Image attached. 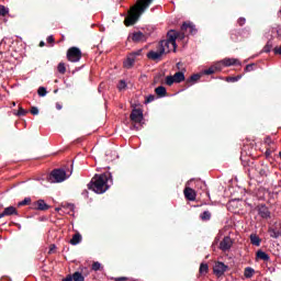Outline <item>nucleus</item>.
<instances>
[{"mask_svg":"<svg viewBox=\"0 0 281 281\" xmlns=\"http://www.w3.org/2000/svg\"><path fill=\"white\" fill-rule=\"evenodd\" d=\"M209 271H210V266H207V263L200 265V269H199L200 276H207Z\"/></svg>","mask_w":281,"mask_h":281,"instance_id":"nucleus-26","label":"nucleus"},{"mask_svg":"<svg viewBox=\"0 0 281 281\" xmlns=\"http://www.w3.org/2000/svg\"><path fill=\"white\" fill-rule=\"evenodd\" d=\"M0 218H3V215H2V213H0Z\"/></svg>","mask_w":281,"mask_h":281,"instance_id":"nucleus-55","label":"nucleus"},{"mask_svg":"<svg viewBox=\"0 0 281 281\" xmlns=\"http://www.w3.org/2000/svg\"><path fill=\"white\" fill-rule=\"evenodd\" d=\"M254 67H256V64H248V65L245 67V71H254Z\"/></svg>","mask_w":281,"mask_h":281,"instance_id":"nucleus-42","label":"nucleus"},{"mask_svg":"<svg viewBox=\"0 0 281 281\" xmlns=\"http://www.w3.org/2000/svg\"><path fill=\"white\" fill-rule=\"evenodd\" d=\"M243 78V76L238 75L237 77H227L226 78V82H238V80H240Z\"/></svg>","mask_w":281,"mask_h":281,"instance_id":"nucleus-36","label":"nucleus"},{"mask_svg":"<svg viewBox=\"0 0 281 281\" xmlns=\"http://www.w3.org/2000/svg\"><path fill=\"white\" fill-rule=\"evenodd\" d=\"M147 103L155 102V94H149L146 99Z\"/></svg>","mask_w":281,"mask_h":281,"instance_id":"nucleus-44","label":"nucleus"},{"mask_svg":"<svg viewBox=\"0 0 281 281\" xmlns=\"http://www.w3.org/2000/svg\"><path fill=\"white\" fill-rule=\"evenodd\" d=\"M8 9L4 5L0 4V16H5L8 14Z\"/></svg>","mask_w":281,"mask_h":281,"instance_id":"nucleus-40","label":"nucleus"},{"mask_svg":"<svg viewBox=\"0 0 281 281\" xmlns=\"http://www.w3.org/2000/svg\"><path fill=\"white\" fill-rule=\"evenodd\" d=\"M31 210L47 212V210H49V205L45 203V200H37L35 202H32Z\"/></svg>","mask_w":281,"mask_h":281,"instance_id":"nucleus-10","label":"nucleus"},{"mask_svg":"<svg viewBox=\"0 0 281 281\" xmlns=\"http://www.w3.org/2000/svg\"><path fill=\"white\" fill-rule=\"evenodd\" d=\"M183 192H184V196L188 201L196 200V192L192 188H186Z\"/></svg>","mask_w":281,"mask_h":281,"instance_id":"nucleus-17","label":"nucleus"},{"mask_svg":"<svg viewBox=\"0 0 281 281\" xmlns=\"http://www.w3.org/2000/svg\"><path fill=\"white\" fill-rule=\"evenodd\" d=\"M67 179V172L64 169H54L48 176L49 183H63Z\"/></svg>","mask_w":281,"mask_h":281,"instance_id":"nucleus-4","label":"nucleus"},{"mask_svg":"<svg viewBox=\"0 0 281 281\" xmlns=\"http://www.w3.org/2000/svg\"><path fill=\"white\" fill-rule=\"evenodd\" d=\"M269 234L271 238H280V232L276 231V228H269Z\"/></svg>","mask_w":281,"mask_h":281,"instance_id":"nucleus-33","label":"nucleus"},{"mask_svg":"<svg viewBox=\"0 0 281 281\" xmlns=\"http://www.w3.org/2000/svg\"><path fill=\"white\" fill-rule=\"evenodd\" d=\"M265 144H267L268 146H271L273 144V140H271V137L267 136L265 138Z\"/></svg>","mask_w":281,"mask_h":281,"instance_id":"nucleus-46","label":"nucleus"},{"mask_svg":"<svg viewBox=\"0 0 281 281\" xmlns=\"http://www.w3.org/2000/svg\"><path fill=\"white\" fill-rule=\"evenodd\" d=\"M160 49H165V52L169 53L170 47L172 48V42H170V37H167V40H164L159 44Z\"/></svg>","mask_w":281,"mask_h":281,"instance_id":"nucleus-19","label":"nucleus"},{"mask_svg":"<svg viewBox=\"0 0 281 281\" xmlns=\"http://www.w3.org/2000/svg\"><path fill=\"white\" fill-rule=\"evenodd\" d=\"M66 56L69 63H80V59L82 58V50L76 46H72L68 48Z\"/></svg>","mask_w":281,"mask_h":281,"instance_id":"nucleus-5","label":"nucleus"},{"mask_svg":"<svg viewBox=\"0 0 281 281\" xmlns=\"http://www.w3.org/2000/svg\"><path fill=\"white\" fill-rule=\"evenodd\" d=\"M31 114H32V115H38V108L32 106V108H31Z\"/></svg>","mask_w":281,"mask_h":281,"instance_id":"nucleus-45","label":"nucleus"},{"mask_svg":"<svg viewBox=\"0 0 281 281\" xmlns=\"http://www.w3.org/2000/svg\"><path fill=\"white\" fill-rule=\"evenodd\" d=\"M201 221H210L212 218V213L210 211H204L200 214Z\"/></svg>","mask_w":281,"mask_h":281,"instance_id":"nucleus-30","label":"nucleus"},{"mask_svg":"<svg viewBox=\"0 0 281 281\" xmlns=\"http://www.w3.org/2000/svg\"><path fill=\"white\" fill-rule=\"evenodd\" d=\"M155 93L158 98H166V95H168V90H166V87L159 86L155 89Z\"/></svg>","mask_w":281,"mask_h":281,"instance_id":"nucleus-22","label":"nucleus"},{"mask_svg":"<svg viewBox=\"0 0 281 281\" xmlns=\"http://www.w3.org/2000/svg\"><path fill=\"white\" fill-rule=\"evenodd\" d=\"M164 54H166V48H159V52L150 50L147 54V58H149V60H159Z\"/></svg>","mask_w":281,"mask_h":281,"instance_id":"nucleus-13","label":"nucleus"},{"mask_svg":"<svg viewBox=\"0 0 281 281\" xmlns=\"http://www.w3.org/2000/svg\"><path fill=\"white\" fill-rule=\"evenodd\" d=\"M201 80V74H194L191 78L187 79L186 85L187 87H192V85L199 82Z\"/></svg>","mask_w":281,"mask_h":281,"instance_id":"nucleus-20","label":"nucleus"},{"mask_svg":"<svg viewBox=\"0 0 281 281\" xmlns=\"http://www.w3.org/2000/svg\"><path fill=\"white\" fill-rule=\"evenodd\" d=\"M114 281H128V278L126 277H119V278H114Z\"/></svg>","mask_w":281,"mask_h":281,"instance_id":"nucleus-47","label":"nucleus"},{"mask_svg":"<svg viewBox=\"0 0 281 281\" xmlns=\"http://www.w3.org/2000/svg\"><path fill=\"white\" fill-rule=\"evenodd\" d=\"M257 172L261 177H269V173L271 171L269 170V166L268 165L261 164L260 167L257 168Z\"/></svg>","mask_w":281,"mask_h":281,"instance_id":"nucleus-18","label":"nucleus"},{"mask_svg":"<svg viewBox=\"0 0 281 281\" xmlns=\"http://www.w3.org/2000/svg\"><path fill=\"white\" fill-rule=\"evenodd\" d=\"M57 71L61 75H65L67 72V67L65 66V63H59L58 64Z\"/></svg>","mask_w":281,"mask_h":281,"instance_id":"nucleus-32","label":"nucleus"},{"mask_svg":"<svg viewBox=\"0 0 281 281\" xmlns=\"http://www.w3.org/2000/svg\"><path fill=\"white\" fill-rule=\"evenodd\" d=\"M233 245H234V240H232V237L225 236L223 240L220 243V249L222 251H229Z\"/></svg>","mask_w":281,"mask_h":281,"instance_id":"nucleus-12","label":"nucleus"},{"mask_svg":"<svg viewBox=\"0 0 281 281\" xmlns=\"http://www.w3.org/2000/svg\"><path fill=\"white\" fill-rule=\"evenodd\" d=\"M2 214V218L4 216H19V211H16V207L14 206H8L3 210V212L1 213Z\"/></svg>","mask_w":281,"mask_h":281,"instance_id":"nucleus-15","label":"nucleus"},{"mask_svg":"<svg viewBox=\"0 0 281 281\" xmlns=\"http://www.w3.org/2000/svg\"><path fill=\"white\" fill-rule=\"evenodd\" d=\"M250 243L251 245H255L256 247H260V243H262V239L258 237V235H250Z\"/></svg>","mask_w":281,"mask_h":281,"instance_id":"nucleus-28","label":"nucleus"},{"mask_svg":"<svg viewBox=\"0 0 281 281\" xmlns=\"http://www.w3.org/2000/svg\"><path fill=\"white\" fill-rule=\"evenodd\" d=\"M63 281H74V276L68 274Z\"/></svg>","mask_w":281,"mask_h":281,"instance_id":"nucleus-49","label":"nucleus"},{"mask_svg":"<svg viewBox=\"0 0 281 281\" xmlns=\"http://www.w3.org/2000/svg\"><path fill=\"white\" fill-rule=\"evenodd\" d=\"M100 269H102V263L99 261H94L92 263V271H100Z\"/></svg>","mask_w":281,"mask_h":281,"instance_id":"nucleus-37","label":"nucleus"},{"mask_svg":"<svg viewBox=\"0 0 281 281\" xmlns=\"http://www.w3.org/2000/svg\"><path fill=\"white\" fill-rule=\"evenodd\" d=\"M54 249H56V245L52 244V245L49 246L48 254H54Z\"/></svg>","mask_w":281,"mask_h":281,"instance_id":"nucleus-48","label":"nucleus"},{"mask_svg":"<svg viewBox=\"0 0 281 281\" xmlns=\"http://www.w3.org/2000/svg\"><path fill=\"white\" fill-rule=\"evenodd\" d=\"M127 38L128 41H133V43H146L148 41V36L142 33V31L130 34Z\"/></svg>","mask_w":281,"mask_h":281,"instance_id":"nucleus-8","label":"nucleus"},{"mask_svg":"<svg viewBox=\"0 0 281 281\" xmlns=\"http://www.w3.org/2000/svg\"><path fill=\"white\" fill-rule=\"evenodd\" d=\"M256 273V270L251 267H246L244 270V276L245 278L249 279V278H254V274Z\"/></svg>","mask_w":281,"mask_h":281,"instance_id":"nucleus-27","label":"nucleus"},{"mask_svg":"<svg viewBox=\"0 0 281 281\" xmlns=\"http://www.w3.org/2000/svg\"><path fill=\"white\" fill-rule=\"evenodd\" d=\"M68 210H74V204H68Z\"/></svg>","mask_w":281,"mask_h":281,"instance_id":"nucleus-54","label":"nucleus"},{"mask_svg":"<svg viewBox=\"0 0 281 281\" xmlns=\"http://www.w3.org/2000/svg\"><path fill=\"white\" fill-rule=\"evenodd\" d=\"M25 205H32V198H25L18 203V207H23Z\"/></svg>","mask_w":281,"mask_h":281,"instance_id":"nucleus-29","label":"nucleus"},{"mask_svg":"<svg viewBox=\"0 0 281 281\" xmlns=\"http://www.w3.org/2000/svg\"><path fill=\"white\" fill-rule=\"evenodd\" d=\"M272 48H273V45L271 44V42H268L267 45L263 47V52L266 54H269V52H271Z\"/></svg>","mask_w":281,"mask_h":281,"instance_id":"nucleus-39","label":"nucleus"},{"mask_svg":"<svg viewBox=\"0 0 281 281\" xmlns=\"http://www.w3.org/2000/svg\"><path fill=\"white\" fill-rule=\"evenodd\" d=\"M37 93L41 98H45V95H47V89H45V87H40Z\"/></svg>","mask_w":281,"mask_h":281,"instance_id":"nucleus-34","label":"nucleus"},{"mask_svg":"<svg viewBox=\"0 0 281 281\" xmlns=\"http://www.w3.org/2000/svg\"><path fill=\"white\" fill-rule=\"evenodd\" d=\"M243 32V30H232L231 31V41H233V43H238V38H240V33Z\"/></svg>","mask_w":281,"mask_h":281,"instance_id":"nucleus-23","label":"nucleus"},{"mask_svg":"<svg viewBox=\"0 0 281 281\" xmlns=\"http://www.w3.org/2000/svg\"><path fill=\"white\" fill-rule=\"evenodd\" d=\"M46 41H47V43H49V44L54 43V42H55L54 35L48 36Z\"/></svg>","mask_w":281,"mask_h":281,"instance_id":"nucleus-50","label":"nucleus"},{"mask_svg":"<svg viewBox=\"0 0 281 281\" xmlns=\"http://www.w3.org/2000/svg\"><path fill=\"white\" fill-rule=\"evenodd\" d=\"M258 215L263 218L265 221H268V218H271V211H269V207L267 204H259L257 206Z\"/></svg>","mask_w":281,"mask_h":281,"instance_id":"nucleus-9","label":"nucleus"},{"mask_svg":"<svg viewBox=\"0 0 281 281\" xmlns=\"http://www.w3.org/2000/svg\"><path fill=\"white\" fill-rule=\"evenodd\" d=\"M56 109L57 111H61L63 110V104H60L59 102L56 103Z\"/></svg>","mask_w":281,"mask_h":281,"instance_id":"nucleus-52","label":"nucleus"},{"mask_svg":"<svg viewBox=\"0 0 281 281\" xmlns=\"http://www.w3.org/2000/svg\"><path fill=\"white\" fill-rule=\"evenodd\" d=\"M237 23H238L239 27H243V25H245V23H247V20L245 18H239L237 20Z\"/></svg>","mask_w":281,"mask_h":281,"instance_id":"nucleus-41","label":"nucleus"},{"mask_svg":"<svg viewBox=\"0 0 281 281\" xmlns=\"http://www.w3.org/2000/svg\"><path fill=\"white\" fill-rule=\"evenodd\" d=\"M213 271L215 273V276H223V273H225V271H227V266L221 261L216 262Z\"/></svg>","mask_w":281,"mask_h":281,"instance_id":"nucleus-14","label":"nucleus"},{"mask_svg":"<svg viewBox=\"0 0 281 281\" xmlns=\"http://www.w3.org/2000/svg\"><path fill=\"white\" fill-rule=\"evenodd\" d=\"M150 3H153V0H138L136 4L131 8L128 15L124 20V25H126V27L135 25L142 14H144L146 8H149Z\"/></svg>","mask_w":281,"mask_h":281,"instance_id":"nucleus-2","label":"nucleus"},{"mask_svg":"<svg viewBox=\"0 0 281 281\" xmlns=\"http://www.w3.org/2000/svg\"><path fill=\"white\" fill-rule=\"evenodd\" d=\"M82 243V235L80 233H76L70 239V245H80Z\"/></svg>","mask_w":281,"mask_h":281,"instance_id":"nucleus-24","label":"nucleus"},{"mask_svg":"<svg viewBox=\"0 0 281 281\" xmlns=\"http://www.w3.org/2000/svg\"><path fill=\"white\" fill-rule=\"evenodd\" d=\"M26 113H27V110H25L23 108H19V111H18L19 116H24Z\"/></svg>","mask_w":281,"mask_h":281,"instance_id":"nucleus-43","label":"nucleus"},{"mask_svg":"<svg viewBox=\"0 0 281 281\" xmlns=\"http://www.w3.org/2000/svg\"><path fill=\"white\" fill-rule=\"evenodd\" d=\"M271 153H273V150H271V148H268V149L266 150V157H267V158L271 157Z\"/></svg>","mask_w":281,"mask_h":281,"instance_id":"nucleus-51","label":"nucleus"},{"mask_svg":"<svg viewBox=\"0 0 281 281\" xmlns=\"http://www.w3.org/2000/svg\"><path fill=\"white\" fill-rule=\"evenodd\" d=\"M137 56H142V49L128 54L126 60L123 63V67L125 69H133L135 60H137Z\"/></svg>","mask_w":281,"mask_h":281,"instance_id":"nucleus-7","label":"nucleus"},{"mask_svg":"<svg viewBox=\"0 0 281 281\" xmlns=\"http://www.w3.org/2000/svg\"><path fill=\"white\" fill-rule=\"evenodd\" d=\"M113 184V176L111 172H104L101 175H94L90 183H88V190H92L95 194H104L111 184Z\"/></svg>","mask_w":281,"mask_h":281,"instance_id":"nucleus-1","label":"nucleus"},{"mask_svg":"<svg viewBox=\"0 0 281 281\" xmlns=\"http://www.w3.org/2000/svg\"><path fill=\"white\" fill-rule=\"evenodd\" d=\"M187 35L188 33L186 31L176 32L175 30H171L167 33V38H169V43H171L173 52H177V38L183 41Z\"/></svg>","mask_w":281,"mask_h":281,"instance_id":"nucleus-3","label":"nucleus"},{"mask_svg":"<svg viewBox=\"0 0 281 281\" xmlns=\"http://www.w3.org/2000/svg\"><path fill=\"white\" fill-rule=\"evenodd\" d=\"M212 74H216V67H210L204 70L205 76H212Z\"/></svg>","mask_w":281,"mask_h":281,"instance_id":"nucleus-35","label":"nucleus"},{"mask_svg":"<svg viewBox=\"0 0 281 281\" xmlns=\"http://www.w3.org/2000/svg\"><path fill=\"white\" fill-rule=\"evenodd\" d=\"M130 120L134 122V124H140L142 120H144V112L140 109H134L130 115Z\"/></svg>","mask_w":281,"mask_h":281,"instance_id":"nucleus-11","label":"nucleus"},{"mask_svg":"<svg viewBox=\"0 0 281 281\" xmlns=\"http://www.w3.org/2000/svg\"><path fill=\"white\" fill-rule=\"evenodd\" d=\"M222 65H224V67H232V65L240 66V61L236 58H225L222 60Z\"/></svg>","mask_w":281,"mask_h":281,"instance_id":"nucleus-21","label":"nucleus"},{"mask_svg":"<svg viewBox=\"0 0 281 281\" xmlns=\"http://www.w3.org/2000/svg\"><path fill=\"white\" fill-rule=\"evenodd\" d=\"M117 89L119 91H124V89H126V81L125 80H120L119 85H117Z\"/></svg>","mask_w":281,"mask_h":281,"instance_id":"nucleus-38","label":"nucleus"},{"mask_svg":"<svg viewBox=\"0 0 281 281\" xmlns=\"http://www.w3.org/2000/svg\"><path fill=\"white\" fill-rule=\"evenodd\" d=\"M72 280L74 281H85V276H82L81 272L76 271L72 274Z\"/></svg>","mask_w":281,"mask_h":281,"instance_id":"nucleus-31","label":"nucleus"},{"mask_svg":"<svg viewBox=\"0 0 281 281\" xmlns=\"http://www.w3.org/2000/svg\"><path fill=\"white\" fill-rule=\"evenodd\" d=\"M40 47H45V42H40Z\"/></svg>","mask_w":281,"mask_h":281,"instance_id":"nucleus-53","label":"nucleus"},{"mask_svg":"<svg viewBox=\"0 0 281 281\" xmlns=\"http://www.w3.org/2000/svg\"><path fill=\"white\" fill-rule=\"evenodd\" d=\"M184 80H186V75L183 74V71H178L173 76L166 77V85L168 87H172L173 82L179 85V83L183 82Z\"/></svg>","mask_w":281,"mask_h":281,"instance_id":"nucleus-6","label":"nucleus"},{"mask_svg":"<svg viewBox=\"0 0 281 281\" xmlns=\"http://www.w3.org/2000/svg\"><path fill=\"white\" fill-rule=\"evenodd\" d=\"M256 256L259 260H263L265 262H269V260H270L269 255L262 250H258Z\"/></svg>","mask_w":281,"mask_h":281,"instance_id":"nucleus-25","label":"nucleus"},{"mask_svg":"<svg viewBox=\"0 0 281 281\" xmlns=\"http://www.w3.org/2000/svg\"><path fill=\"white\" fill-rule=\"evenodd\" d=\"M181 32H187V34H196V29L193 24L184 22L181 25Z\"/></svg>","mask_w":281,"mask_h":281,"instance_id":"nucleus-16","label":"nucleus"}]
</instances>
